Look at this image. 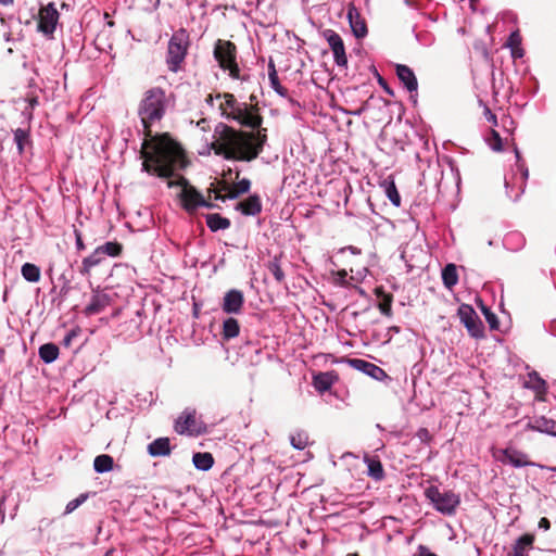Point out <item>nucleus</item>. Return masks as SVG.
I'll use <instances>...</instances> for the list:
<instances>
[{
    "label": "nucleus",
    "mask_w": 556,
    "mask_h": 556,
    "mask_svg": "<svg viewBox=\"0 0 556 556\" xmlns=\"http://www.w3.org/2000/svg\"><path fill=\"white\" fill-rule=\"evenodd\" d=\"M220 99L222 115L235 121L250 130H238L226 124L218 123L214 129L211 148L216 155L226 160L251 162L263 151L267 142V129L262 127L263 117L256 105L239 102L233 94H217Z\"/></svg>",
    "instance_id": "nucleus-1"
},
{
    "label": "nucleus",
    "mask_w": 556,
    "mask_h": 556,
    "mask_svg": "<svg viewBox=\"0 0 556 556\" xmlns=\"http://www.w3.org/2000/svg\"><path fill=\"white\" fill-rule=\"evenodd\" d=\"M142 169L149 174L167 178L185 166L181 148L167 135L153 137L142 144Z\"/></svg>",
    "instance_id": "nucleus-2"
},
{
    "label": "nucleus",
    "mask_w": 556,
    "mask_h": 556,
    "mask_svg": "<svg viewBox=\"0 0 556 556\" xmlns=\"http://www.w3.org/2000/svg\"><path fill=\"white\" fill-rule=\"evenodd\" d=\"M166 105V94L162 88L155 87L144 92L138 114L148 135H150V127L163 118Z\"/></svg>",
    "instance_id": "nucleus-3"
},
{
    "label": "nucleus",
    "mask_w": 556,
    "mask_h": 556,
    "mask_svg": "<svg viewBox=\"0 0 556 556\" xmlns=\"http://www.w3.org/2000/svg\"><path fill=\"white\" fill-rule=\"evenodd\" d=\"M425 496L437 511L445 516H453L460 504L459 494L452 490H441L435 485L427 488Z\"/></svg>",
    "instance_id": "nucleus-4"
},
{
    "label": "nucleus",
    "mask_w": 556,
    "mask_h": 556,
    "mask_svg": "<svg viewBox=\"0 0 556 556\" xmlns=\"http://www.w3.org/2000/svg\"><path fill=\"white\" fill-rule=\"evenodd\" d=\"M178 185L181 187L179 198L182 204V207L188 213H193L198 207H207L212 208L214 205L206 201L204 197L192 186L188 185V181L179 176L176 181H168V187H173Z\"/></svg>",
    "instance_id": "nucleus-5"
},
{
    "label": "nucleus",
    "mask_w": 556,
    "mask_h": 556,
    "mask_svg": "<svg viewBox=\"0 0 556 556\" xmlns=\"http://www.w3.org/2000/svg\"><path fill=\"white\" fill-rule=\"evenodd\" d=\"M189 45V36L185 29L176 31L167 48V64L172 72H177L180 68V64L184 62Z\"/></svg>",
    "instance_id": "nucleus-6"
},
{
    "label": "nucleus",
    "mask_w": 556,
    "mask_h": 556,
    "mask_svg": "<svg viewBox=\"0 0 556 556\" xmlns=\"http://www.w3.org/2000/svg\"><path fill=\"white\" fill-rule=\"evenodd\" d=\"M214 56L223 70L229 71L230 77L235 79L240 78V71L236 62V46L232 42L217 40L214 48Z\"/></svg>",
    "instance_id": "nucleus-7"
},
{
    "label": "nucleus",
    "mask_w": 556,
    "mask_h": 556,
    "mask_svg": "<svg viewBox=\"0 0 556 556\" xmlns=\"http://www.w3.org/2000/svg\"><path fill=\"white\" fill-rule=\"evenodd\" d=\"M457 315L471 337L477 339L484 337L483 324L471 305L462 304L458 307Z\"/></svg>",
    "instance_id": "nucleus-8"
},
{
    "label": "nucleus",
    "mask_w": 556,
    "mask_h": 556,
    "mask_svg": "<svg viewBox=\"0 0 556 556\" xmlns=\"http://www.w3.org/2000/svg\"><path fill=\"white\" fill-rule=\"evenodd\" d=\"M175 431L179 434L199 435L204 431L202 424L197 419L194 410L186 409L175 421Z\"/></svg>",
    "instance_id": "nucleus-9"
},
{
    "label": "nucleus",
    "mask_w": 556,
    "mask_h": 556,
    "mask_svg": "<svg viewBox=\"0 0 556 556\" xmlns=\"http://www.w3.org/2000/svg\"><path fill=\"white\" fill-rule=\"evenodd\" d=\"M494 457L498 462L503 464H508L516 468L534 465L528 459L527 454L511 447L496 450L494 452Z\"/></svg>",
    "instance_id": "nucleus-10"
},
{
    "label": "nucleus",
    "mask_w": 556,
    "mask_h": 556,
    "mask_svg": "<svg viewBox=\"0 0 556 556\" xmlns=\"http://www.w3.org/2000/svg\"><path fill=\"white\" fill-rule=\"evenodd\" d=\"M58 21L59 12L54 3H49L39 11L38 30L45 35H52Z\"/></svg>",
    "instance_id": "nucleus-11"
},
{
    "label": "nucleus",
    "mask_w": 556,
    "mask_h": 556,
    "mask_svg": "<svg viewBox=\"0 0 556 556\" xmlns=\"http://www.w3.org/2000/svg\"><path fill=\"white\" fill-rule=\"evenodd\" d=\"M326 40L333 53L334 62L339 66H345L348 64V58L345 54V48L342 38L336 31L328 29L325 33Z\"/></svg>",
    "instance_id": "nucleus-12"
},
{
    "label": "nucleus",
    "mask_w": 556,
    "mask_h": 556,
    "mask_svg": "<svg viewBox=\"0 0 556 556\" xmlns=\"http://www.w3.org/2000/svg\"><path fill=\"white\" fill-rule=\"evenodd\" d=\"M243 303V293L237 289H232L225 293L222 308L227 314H239L242 311Z\"/></svg>",
    "instance_id": "nucleus-13"
},
{
    "label": "nucleus",
    "mask_w": 556,
    "mask_h": 556,
    "mask_svg": "<svg viewBox=\"0 0 556 556\" xmlns=\"http://www.w3.org/2000/svg\"><path fill=\"white\" fill-rule=\"evenodd\" d=\"M348 20L356 38H363L367 35V26L365 20L353 4H350L348 8Z\"/></svg>",
    "instance_id": "nucleus-14"
},
{
    "label": "nucleus",
    "mask_w": 556,
    "mask_h": 556,
    "mask_svg": "<svg viewBox=\"0 0 556 556\" xmlns=\"http://www.w3.org/2000/svg\"><path fill=\"white\" fill-rule=\"evenodd\" d=\"M396 75L409 92H416L418 88L417 78L414 72L406 65L396 66Z\"/></svg>",
    "instance_id": "nucleus-15"
},
{
    "label": "nucleus",
    "mask_w": 556,
    "mask_h": 556,
    "mask_svg": "<svg viewBox=\"0 0 556 556\" xmlns=\"http://www.w3.org/2000/svg\"><path fill=\"white\" fill-rule=\"evenodd\" d=\"M237 210L241 211V213L247 216L257 215L262 211L260 197L256 194L250 195L248 199L238 203Z\"/></svg>",
    "instance_id": "nucleus-16"
},
{
    "label": "nucleus",
    "mask_w": 556,
    "mask_h": 556,
    "mask_svg": "<svg viewBox=\"0 0 556 556\" xmlns=\"http://www.w3.org/2000/svg\"><path fill=\"white\" fill-rule=\"evenodd\" d=\"M534 535L526 533L521 535L513 545L509 556H528L529 551L532 548Z\"/></svg>",
    "instance_id": "nucleus-17"
},
{
    "label": "nucleus",
    "mask_w": 556,
    "mask_h": 556,
    "mask_svg": "<svg viewBox=\"0 0 556 556\" xmlns=\"http://www.w3.org/2000/svg\"><path fill=\"white\" fill-rule=\"evenodd\" d=\"M528 427L540 432L556 435V421L545 417L533 418L529 421Z\"/></svg>",
    "instance_id": "nucleus-18"
},
{
    "label": "nucleus",
    "mask_w": 556,
    "mask_h": 556,
    "mask_svg": "<svg viewBox=\"0 0 556 556\" xmlns=\"http://www.w3.org/2000/svg\"><path fill=\"white\" fill-rule=\"evenodd\" d=\"M170 442L168 438L155 439L148 445V452L151 456H167L170 454Z\"/></svg>",
    "instance_id": "nucleus-19"
},
{
    "label": "nucleus",
    "mask_w": 556,
    "mask_h": 556,
    "mask_svg": "<svg viewBox=\"0 0 556 556\" xmlns=\"http://www.w3.org/2000/svg\"><path fill=\"white\" fill-rule=\"evenodd\" d=\"M109 304V296L104 293H94L85 308L86 315H94L103 311Z\"/></svg>",
    "instance_id": "nucleus-20"
},
{
    "label": "nucleus",
    "mask_w": 556,
    "mask_h": 556,
    "mask_svg": "<svg viewBox=\"0 0 556 556\" xmlns=\"http://www.w3.org/2000/svg\"><path fill=\"white\" fill-rule=\"evenodd\" d=\"M352 363L356 366V368L363 370L365 374L377 380H380L387 376L382 368L372 363H368L363 359H353Z\"/></svg>",
    "instance_id": "nucleus-21"
},
{
    "label": "nucleus",
    "mask_w": 556,
    "mask_h": 556,
    "mask_svg": "<svg viewBox=\"0 0 556 556\" xmlns=\"http://www.w3.org/2000/svg\"><path fill=\"white\" fill-rule=\"evenodd\" d=\"M104 256L97 248L89 256L85 257L81 262L79 273L84 276L89 275L91 269L102 263Z\"/></svg>",
    "instance_id": "nucleus-22"
},
{
    "label": "nucleus",
    "mask_w": 556,
    "mask_h": 556,
    "mask_svg": "<svg viewBox=\"0 0 556 556\" xmlns=\"http://www.w3.org/2000/svg\"><path fill=\"white\" fill-rule=\"evenodd\" d=\"M205 219L207 227L214 232L230 227V220L217 213L206 214Z\"/></svg>",
    "instance_id": "nucleus-23"
},
{
    "label": "nucleus",
    "mask_w": 556,
    "mask_h": 556,
    "mask_svg": "<svg viewBox=\"0 0 556 556\" xmlns=\"http://www.w3.org/2000/svg\"><path fill=\"white\" fill-rule=\"evenodd\" d=\"M503 243L507 250L517 252L525 247L526 240L523 235L518 231H513L505 236Z\"/></svg>",
    "instance_id": "nucleus-24"
},
{
    "label": "nucleus",
    "mask_w": 556,
    "mask_h": 556,
    "mask_svg": "<svg viewBox=\"0 0 556 556\" xmlns=\"http://www.w3.org/2000/svg\"><path fill=\"white\" fill-rule=\"evenodd\" d=\"M240 325L233 317H228L223 321L222 336L225 340H230L239 336Z\"/></svg>",
    "instance_id": "nucleus-25"
},
{
    "label": "nucleus",
    "mask_w": 556,
    "mask_h": 556,
    "mask_svg": "<svg viewBox=\"0 0 556 556\" xmlns=\"http://www.w3.org/2000/svg\"><path fill=\"white\" fill-rule=\"evenodd\" d=\"M194 467L202 471H207L213 467L214 458L211 453H195L192 456Z\"/></svg>",
    "instance_id": "nucleus-26"
},
{
    "label": "nucleus",
    "mask_w": 556,
    "mask_h": 556,
    "mask_svg": "<svg viewBox=\"0 0 556 556\" xmlns=\"http://www.w3.org/2000/svg\"><path fill=\"white\" fill-rule=\"evenodd\" d=\"M39 357L46 364L53 363L59 356V348L54 343H46L39 348Z\"/></svg>",
    "instance_id": "nucleus-27"
},
{
    "label": "nucleus",
    "mask_w": 556,
    "mask_h": 556,
    "mask_svg": "<svg viewBox=\"0 0 556 556\" xmlns=\"http://www.w3.org/2000/svg\"><path fill=\"white\" fill-rule=\"evenodd\" d=\"M114 460L108 454L99 455L93 460V469L98 473L109 472L113 469Z\"/></svg>",
    "instance_id": "nucleus-28"
},
{
    "label": "nucleus",
    "mask_w": 556,
    "mask_h": 556,
    "mask_svg": "<svg viewBox=\"0 0 556 556\" xmlns=\"http://www.w3.org/2000/svg\"><path fill=\"white\" fill-rule=\"evenodd\" d=\"M442 280L446 288L452 289L458 281L457 268L454 264H447L442 270Z\"/></svg>",
    "instance_id": "nucleus-29"
},
{
    "label": "nucleus",
    "mask_w": 556,
    "mask_h": 556,
    "mask_svg": "<svg viewBox=\"0 0 556 556\" xmlns=\"http://www.w3.org/2000/svg\"><path fill=\"white\" fill-rule=\"evenodd\" d=\"M268 79L270 83V87L280 96H286L287 90L280 85L278 74L273 61L268 64Z\"/></svg>",
    "instance_id": "nucleus-30"
},
{
    "label": "nucleus",
    "mask_w": 556,
    "mask_h": 556,
    "mask_svg": "<svg viewBox=\"0 0 556 556\" xmlns=\"http://www.w3.org/2000/svg\"><path fill=\"white\" fill-rule=\"evenodd\" d=\"M251 188V181L248 178H243L239 180L238 182L233 184L229 190L227 198L228 199H236L242 193H247Z\"/></svg>",
    "instance_id": "nucleus-31"
},
{
    "label": "nucleus",
    "mask_w": 556,
    "mask_h": 556,
    "mask_svg": "<svg viewBox=\"0 0 556 556\" xmlns=\"http://www.w3.org/2000/svg\"><path fill=\"white\" fill-rule=\"evenodd\" d=\"M21 273L23 278L29 282H38L40 279V268L31 263H25Z\"/></svg>",
    "instance_id": "nucleus-32"
},
{
    "label": "nucleus",
    "mask_w": 556,
    "mask_h": 556,
    "mask_svg": "<svg viewBox=\"0 0 556 556\" xmlns=\"http://www.w3.org/2000/svg\"><path fill=\"white\" fill-rule=\"evenodd\" d=\"M365 463L367 464L368 476L376 480H381L383 478V468L380 460L365 457Z\"/></svg>",
    "instance_id": "nucleus-33"
},
{
    "label": "nucleus",
    "mask_w": 556,
    "mask_h": 556,
    "mask_svg": "<svg viewBox=\"0 0 556 556\" xmlns=\"http://www.w3.org/2000/svg\"><path fill=\"white\" fill-rule=\"evenodd\" d=\"M98 249L100 250V252L103 256L108 255L111 257L118 256L123 251L122 244L116 241L106 242L102 245H99Z\"/></svg>",
    "instance_id": "nucleus-34"
},
{
    "label": "nucleus",
    "mask_w": 556,
    "mask_h": 556,
    "mask_svg": "<svg viewBox=\"0 0 556 556\" xmlns=\"http://www.w3.org/2000/svg\"><path fill=\"white\" fill-rule=\"evenodd\" d=\"M526 387L534 390L538 393H544L546 390L545 381L536 374H529V379L526 381Z\"/></svg>",
    "instance_id": "nucleus-35"
},
{
    "label": "nucleus",
    "mask_w": 556,
    "mask_h": 556,
    "mask_svg": "<svg viewBox=\"0 0 556 556\" xmlns=\"http://www.w3.org/2000/svg\"><path fill=\"white\" fill-rule=\"evenodd\" d=\"M332 376L330 374H319L314 377V387L320 392L329 390L332 386Z\"/></svg>",
    "instance_id": "nucleus-36"
},
{
    "label": "nucleus",
    "mask_w": 556,
    "mask_h": 556,
    "mask_svg": "<svg viewBox=\"0 0 556 556\" xmlns=\"http://www.w3.org/2000/svg\"><path fill=\"white\" fill-rule=\"evenodd\" d=\"M384 192L390 202L399 207L401 205V197L393 181L384 182Z\"/></svg>",
    "instance_id": "nucleus-37"
},
{
    "label": "nucleus",
    "mask_w": 556,
    "mask_h": 556,
    "mask_svg": "<svg viewBox=\"0 0 556 556\" xmlns=\"http://www.w3.org/2000/svg\"><path fill=\"white\" fill-rule=\"evenodd\" d=\"M29 135L28 131L22 128H17L14 130V141L16 143L18 153L22 154L24 151L25 144L28 142Z\"/></svg>",
    "instance_id": "nucleus-38"
},
{
    "label": "nucleus",
    "mask_w": 556,
    "mask_h": 556,
    "mask_svg": "<svg viewBox=\"0 0 556 556\" xmlns=\"http://www.w3.org/2000/svg\"><path fill=\"white\" fill-rule=\"evenodd\" d=\"M291 445L296 450H304L308 444V435L305 432H298L290 437Z\"/></svg>",
    "instance_id": "nucleus-39"
},
{
    "label": "nucleus",
    "mask_w": 556,
    "mask_h": 556,
    "mask_svg": "<svg viewBox=\"0 0 556 556\" xmlns=\"http://www.w3.org/2000/svg\"><path fill=\"white\" fill-rule=\"evenodd\" d=\"M268 270L278 282H281L285 279V273L277 257L268 263Z\"/></svg>",
    "instance_id": "nucleus-40"
},
{
    "label": "nucleus",
    "mask_w": 556,
    "mask_h": 556,
    "mask_svg": "<svg viewBox=\"0 0 556 556\" xmlns=\"http://www.w3.org/2000/svg\"><path fill=\"white\" fill-rule=\"evenodd\" d=\"M392 295L386 294L382 299V301L379 303L378 307L381 314L384 316L390 317L392 315Z\"/></svg>",
    "instance_id": "nucleus-41"
},
{
    "label": "nucleus",
    "mask_w": 556,
    "mask_h": 556,
    "mask_svg": "<svg viewBox=\"0 0 556 556\" xmlns=\"http://www.w3.org/2000/svg\"><path fill=\"white\" fill-rule=\"evenodd\" d=\"M87 500V495L86 494H80L78 497L70 501L67 504H66V507H65V514H71L73 513L76 508H78L85 501Z\"/></svg>",
    "instance_id": "nucleus-42"
},
{
    "label": "nucleus",
    "mask_w": 556,
    "mask_h": 556,
    "mask_svg": "<svg viewBox=\"0 0 556 556\" xmlns=\"http://www.w3.org/2000/svg\"><path fill=\"white\" fill-rule=\"evenodd\" d=\"M488 143L490 148L494 151L502 150V139L500 135L494 130L491 132V137L488 138Z\"/></svg>",
    "instance_id": "nucleus-43"
},
{
    "label": "nucleus",
    "mask_w": 556,
    "mask_h": 556,
    "mask_svg": "<svg viewBox=\"0 0 556 556\" xmlns=\"http://www.w3.org/2000/svg\"><path fill=\"white\" fill-rule=\"evenodd\" d=\"M521 45V37L518 31H513L507 40V47L518 48Z\"/></svg>",
    "instance_id": "nucleus-44"
},
{
    "label": "nucleus",
    "mask_w": 556,
    "mask_h": 556,
    "mask_svg": "<svg viewBox=\"0 0 556 556\" xmlns=\"http://www.w3.org/2000/svg\"><path fill=\"white\" fill-rule=\"evenodd\" d=\"M351 273H352L351 279L355 280L357 282H361L367 276L368 269L366 267H362V268H359L357 270L351 269Z\"/></svg>",
    "instance_id": "nucleus-45"
},
{
    "label": "nucleus",
    "mask_w": 556,
    "mask_h": 556,
    "mask_svg": "<svg viewBox=\"0 0 556 556\" xmlns=\"http://www.w3.org/2000/svg\"><path fill=\"white\" fill-rule=\"evenodd\" d=\"M484 317L492 330H496L498 328V319L493 312H490Z\"/></svg>",
    "instance_id": "nucleus-46"
},
{
    "label": "nucleus",
    "mask_w": 556,
    "mask_h": 556,
    "mask_svg": "<svg viewBox=\"0 0 556 556\" xmlns=\"http://www.w3.org/2000/svg\"><path fill=\"white\" fill-rule=\"evenodd\" d=\"M78 336L77 329H72L67 332V334L63 339V344L65 346H70L72 344V341Z\"/></svg>",
    "instance_id": "nucleus-47"
},
{
    "label": "nucleus",
    "mask_w": 556,
    "mask_h": 556,
    "mask_svg": "<svg viewBox=\"0 0 556 556\" xmlns=\"http://www.w3.org/2000/svg\"><path fill=\"white\" fill-rule=\"evenodd\" d=\"M414 556H438L434 553H432L428 547L424 545H419L417 548V552L414 554Z\"/></svg>",
    "instance_id": "nucleus-48"
},
{
    "label": "nucleus",
    "mask_w": 556,
    "mask_h": 556,
    "mask_svg": "<svg viewBox=\"0 0 556 556\" xmlns=\"http://www.w3.org/2000/svg\"><path fill=\"white\" fill-rule=\"evenodd\" d=\"M346 277H348V273L345 269H341L337 273V281L338 283H340L341 286H344L346 285Z\"/></svg>",
    "instance_id": "nucleus-49"
},
{
    "label": "nucleus",
    "mask_w": 556,
    "mask_h": 556,
    "mask_svg": "<svg viewBox=\"0 0 556 556\" xmlns=\"http://www.w3.org/2000/svg\"><path fill=\"white\" fill-rule=\"evenodd\" d=\"M197 127L201 129V131L205 132L211 129L210 123L206 119H201L197 123Z\"/></svg>",
    "instance_id": "nucleus-50"
},
{
    "label": "nucleus",
    "mask_w": 556,
    "mask_h": 556,
    "mask_svg": "<svg viewBox=\"0 0 556 556\" xmlns=\"http://www.w3.org/2000/svg\"><path fill=\"white\" fill-rule=\"evenodd\" d=\"M538 527H539L540 529H543V530H545V531H546V530H548V529L551 528V522H549V520H548L547 518L542 517V518L540 519V521H539Z\"/></svg>",
    "instance_id": "nucleus-51"
},
{
    "label": "nucleus",
    "mask_w": 556,
    "mask_h": 556,
    "mask_svg": "<svg viewBox=\"0 0 556 556\" xmlns=\"http://www.w3.org/2000/svg\"><path fill=\"white\" fill-rule=\"evenodd\" d=\"M75 237H76V248H77V250H79V251L84 250L85 249V244L83 242L80 232L76 231L75 232Z\"/></svg>",
    "instance_id": "nucleus-52"
},
{
    "label": "nucleus",
    "mask_w": 556,
    "mask_h": 556,
    "mask_svg": "<svg viewBox=\"0 0 556 556\" xmlns=\"http://www.w3.org/2000/svg\"><path fill=\"white\" fill-rule=\"evenodd\" d=\"M510 50H511L513 58H515V59L522 58L523 50L520 48V46L518 48H510Z\"/></svg>",
    "instance_id": "nucleus-53"
},
{
    "label": "nucleus",
    "mask_w": 556,
    "mask_h": 556,
    "mask_svg": "<svg viewBox=\"0 0 556 556\" xmlns=\"http://www.w3.org/2000/svg\"><path fill=\"white\" fill-rule=\"evenodd\" d=\"M505 186H506V190H507V194L509 195V198L514 199V200H517L520 195V193L523 191V189L520 190V192H517L515 194H511L508 190L509 188V182L507 180H505Z\"/></svg>",
    "instance_id": "nucleus-54"
},
{
    "label": "nucleus",
    "mask_w": 556,
    "mask_h": 556,
    "mask_svg": "<svg viewBox=\"0 0 556 556\" xmlns=\"http://www.w3.org/2000/svg\"><path fill=\"white\" fill-rule=\"evenodd\" d=\"M418 437H419L421 440L426 439V438L428 437V430H427V429H420V430L418 431Z\"/></svg>",
    "instance_id": "nucleus-55"
},
{
    "label": "nucleus",
    "mask_w": 556,
    "mask_h": 556,
    "mask_svg": "<svg viewBox=\"0 0 556 556\" xmlns=\"http://www.w3.org/2000/svg\"><path fill=\"white\" fill-rule=\"evenodd\" d=\"M344 250H349L352 254H359L361 253V251L357 248L353 247V245H350V247L345 248Z\"/></svg>",
    "instance_id": "nucleus-56"
},
{
    "label": "nucleus",
    "mask_w": 556,
    "mask_h": 556,
    "mask_svg": "<svg viewBox=\"0 0 556 556\" xmlns=\"http://www.w3.org/2000/svg\"><path fill=\"white\" fill-rule=\"evenodd\" d=\"M481 311L483 313L484 316H486V314H489L490 312H492L489 307H486L485 305H481Z\"/></svg>",
    "instance_id": "nucleus-57"
},
{
    "label": "nucleus",
    "mask_w": 556,
    "mask_h": 556,
    "mask_svg": "<svg viewBox=\"0 0 556 556\" xmlns=\"http://www.w3.org/2000/svg\"><path fill=\"white\" fill-rule=\"evenodd\" d=\"M37 103H38V101H37V99H36V98H33V99H30V101H29V105H30L31 108H34L35 105H37Z\"/></svg>",
    "instance_id": "nucleus-58"
},
{
    "label": "nucleus",
    "mask_w": 556,
    "mask_h": 556,
    "mask_svg": "<svg viewBox=\"0 0 556 556\" xmlns=\"http://www.w3.org/2000/svg\"><path fill=\"white\" fill-rule=\"evenodd\" d=\"M0 3L3 5H9L13 3V0H0Z\"/></svg>",
    "instance_id": "nucleus-59"
},
{
    "label": "nucleus",
    "mask_w": 556,
    "mask_h": 556,
    "mask_svg": "<svg viewBox=\"0 0 556 556\" xmlns=\"http://www.w3.org/2000/svg\"><path fill=\"white\" fill-rule=\"evenodd\" d=\"M521 178H522L523 181L528 178V170L527 169L522 170Z\"/></svg>",
    "instance_id": "nucleus-60"
},
{
    "label": "nucleus",
    "mask_w": 556,
    "mask_h": 556,
    "mask_svg": "<svg viewBox=\"0 0 556 556\" xmlns=\"http://www.w3.org/2000/svg\"><path fill=\"white\" fill-rule=\"evenodd\" d=\"M389 331H393V332H395V333H399V332H400V328H399V327H396V326H393V327H390V328H389Z\"/></svg>",
    "instance_id": "nucleus-61"
},
{
    "label": "nucleus",
    "mask_w": 556,
    "mask_h": 556,
    "mask_svg": "<svg viewBox=\"0 0 556 556\" xmlns=\"http://www.w3.org/2000/svg\"><path fill=\"white\" fill-rule=\"evenodd\" d=\"M211 144H212V142H211L210 144H207V147H206V153H207V154H210V153H211V151L213 150V149H210V148H211ZM202 154H205V151H202Z\"/></svg>",
    "instance_id": "nucleus-62"
},
{
    "label": "nucleus",
    "mask_w": 556,
    "mask_h": 556,
    "mask_svg": "<svg viewBox=\"0 0 556 556\" xmlns=\"http://www.w3.org/2000/svg\"><path fill=\"white\" fill-rule=\"evenodd\" d=\"M206 101H207L208 103H211V102L213 101V97L210 94V96L207 97V100H206Z\"/></svg>",
    "instance_id": "nucleus-63"
},
{
    "label": "nucleus",
    "mask_w": 556,
    "mask_h": 556,
    "mask_svg": "<svg viewBox=\"0 0 556 556\" xmlns=\"http://www.w3.org/2000/svg\"><path fill=\"white\" fill-rule=\"evenodd\" d=\"M348 556H358V555H356V554H349Z\"/></svg>",
    "instance_id": "nucleus-64"
}]
</instances>
